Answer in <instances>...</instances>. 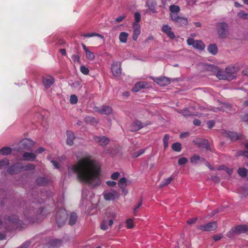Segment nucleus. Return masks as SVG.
<instances>
[{
    "label": "nucleus",
    "instance_id": "nucleus-35",
    "mask_svg": "<svg viewBox=\"0 0 248 248\" xmlns=\"http://www.w3.org/2000/svg\"><path fill=\"white\" fill-rule=\"evenodd\" d=\"M200 160L204 161L205 159L203 158H201L199 155H194L190 158V162L192 164H197Z\"/></svg>",
    "mask_w": 248,
    "mask_h": 248
},
{
    "label": "nucleus",
    "instance_id": "nucleus-3",
    "mask_svg": "<svg viewBox=\"0 0 248 248\" xmlns=\"http://www.w3.org/2000/svg\"><path fill=\"white\" fill-rule=\"evenodd\" d=\"M35 166L32 164H29L23 166L21 163H17L9 167L8 171L10 174H15L22 170H33Z\"/></svg>",
    "mask_w": 248,
    "mask_h": 248
},
{
    "label": "nucleus",
    "instance_id": "nucleus-62",
    "mask_svg": "<svg viewBox=\"0 0 248 248\" xmlns=\"http://www.w3.org/2000/svg\"><path fill=\"white\" fill-rule=\"evenodd\" d=\"M197 219V218L196 217L190 219H189L187 221V223L188 224H193V223H194L196 222Z\"/></svg>",
    "mask_w": 248,
    "mask_h": 248
},
{
    "label": "nucleus",
    "instance_id": "nucleus-23",
    "mask_svg": "<svg viewBox=\"0 0 248 248\" xmlns=\"http://www.w3.org/2000/svg\"><path fill=\"white\" fill-rule=\"evenodd\" d=\"M143 127L141 122L140 121H136L131 125V131H137Z\"/></svg>",
    "mask_w": 248,
    "mask_h": 248
},
{
    "label": "nucleus",
    "instance_id": "nucleus-17",
    "mask_svg": "<svg viewBox=\"0 0 248 248\" xmlns=\"http://www.w3.org/2000/svg\"><path fill=\"white\" fill-rule=\"evenodd\" d=\"M95 111L102 114L108 115L112 112V108L108 106H102L100 108H96Z\"/></svg>",
    "mask_w": 248,
    "mask_h": 248
},
{
    "label": "nucleus",
    "instance_id": "nucleus-7",
    "mask_svg": "<svg viewBox=\"0 0 248 248\" xmlns=\"http://www.w3.org/2000/svg\"><path fill=\"white\" fill-rule=\"evenodd\" d=\"M104 198L106 201H112L119 197V193L116 190L112 189L105 191L103 193Z\"/></svg>",
    "mask_w": 248,
    "mask_h": 248
},
{
    "label": "nucleus",
    "instance_id": "nucleus-45",
    "mask_svg": "<svg viewBox=\"0 0 248 248\" xmlns=\"http://www.w3.org/2000/svg\"><path fill=\"white\" fill-rule=\"evenodd\" d=\"M78 99L77 96L75 94H72L70 96V101L72 104H75L78 102Z\"/></svg>",
    "mask_w": 248,
    "mask_h": 248
},
{
    "label": "nucleus",
    "instance_id": "nucleus-59",
    "mask_svg": "<svg viewBox=\"0 0 248 248\" xmlns=\"http://www.w3.org/2000/svg\"><path fill=\"white\" fill-rule=\"evenodd\" d=\"M107 184L109 186L113 187L116 186V182L115 181H108L107 182Z\"/></svg>",
    "mask_w": 248,
    "mask_h": 248
},
{
    "label": "nucleus",
    "instance_id": "nucleus-5",
    "mask_svg": "<svg viewBox=\"0 0 248 248\" xmlns=\"http://www.w3.org/2000/svg\"><path fill=\"white\" fill-rule=\"evenodd\" d=\"M248 232V227L245 225H239L232 228L228 233L227 236L232 237L237 234L246 233Z\"/></svg>",
    "mask_w": 248,
    "mask_h": 248
},
{
    "label": "nucleus",
    "instance_id": "nucleus-19",
    "mask_svg": "<svg viewBox=\"0 0 248 248\" xmlns=\"http://www.w3.org/2000/svg\"><path fill=\"white\" fill-rule=\"evenodd\" d=\"M170 11V16L171 18L174 16L178 15L180 11V8L178 5H171L169 7Z\"/></svg>",
    "mask_w": 248,
    "mask_h": 248
},
{
    "label": "nucleus",
    "instance_id": "nucleus-26",
    "mask_svg": "<svg viewBox=\"0 0 248 248\" xmlns=\"http://www.w3.org/2000/svg\"><path fill=\"white\" fill-rule=\"evenodd\" d=\"M146 83L143 82H139L136 84L135 86L132 88V90L134 92H138L141 89L145 87Z\"/></svg>",
    "mask_w": 248,
    "mask_h": 248
},
{
    "label": "nucleus",
    "instance_id": "nucleus-16",
    "mask_svg": "<svg viewBox=\"0 0 248 248\" xmlns=\"http://www.w3.org/2000/svg\"><path fill=\"white\" fill-rule=\"evenodd\" d=\"M162 31L165 33L166 35L171 39H173L175 35L173 31H171V28L168 25H164L162 27Z\"/></svg>",
    "mask_w": 248,
    "mask_h": 248
},
{
    "label": "nucleus",
    "instance_id": "nucleus-2",
    "mask_svg": "<svg viewBox=\"0 0 248 248\" xmlns=\"http://www.w3.org/2000/svg\"><path fill=\"white\" fill-rule=\"evenodd\" d=\"M239 70L240 68L238 66L231 65L225 68L224 73L220 70H218L216 76L219 79L232 80L235 78V75Z\"/></svg>",
    "mask_w": 248,
    "mask_h": 248
},
{
    "label": "nucleus",
    "instance_id": "nucleus-25",
    "mask_svg": "<svg viewBox=\"0 0 248 248\" xmlns=\"http://www.w3.org/2000/svg\"><path fill=\"white\" fill-rule=\"evenodd\" d=\"M131 184V181H127L125 177L121 178L118 181V186L121 189L124 188L127 186Z\"/></svg>",
    "mask_w": 248,
    "mask_h": 248
},
{
    "label": "nucleus",
    "instance_id": "nucleus-21",
    "mask_svg": "<svg viewBox=\"0 0 248 248\" xmlns=\"http://www.w3.org/2000/svg\"><path fill=\"white\" fill-rule=\"evenodd\" d=\"M42 81L45 88H48L53 84L54 79L51 76H46L43 78Z\"/></svg>",
    "mask_w": 248,
    "mask_h": 248
},
{
    "label": "nucleus",
    "instance_id": "nucleus-57",
    "mask_svg": "<svg viewBox=\"0 0 248 248\" xmlns=\"http://www.w3.org/2000/svg\"><path fill=\"white\" fill-rule=\"evenodd\" d=\"M215 122L214 120H211L207 123V126L209 128H212L215 125Z\"/></svg>",
    "mask_w": 248,
    "mask_h": 248
},
{
    "label": "nucleus",
    "instance_id": "nucleus-15",
    "mask_svg": "<svg viewBox=\"0 0 248 248\" xmlns=\"http://www.w3.org/2000/svg\"><path fill=\"white\" fill-rule=\"evenodd\" d=\"M155 82L161 86H165L169 85L170 81V79L166 77H162L159 78H153Z\"/></svg>",
    "mask_w": 248,
    "mask_h": 248
},
{
    "label": "nucleus",
    "instance_id": "nucleus-42",
    "mask_svg": "<svg viewBox=\"0 0 248 248\" xmlns=\"http://www.w3.org/2000/svg\"><path fill=\"white\" fill-rule=\"evenodd\" d=\"M178 112L179 113L182 114L183 116H184L185 117L190 116L191 115L190 112H189V111L188 110V109L187 108H185L184 109L179 110H178Z\"/></svg>",
    "mask_w": 248,
    "mask_h": 248
},
{
    "label": "nucleus",
    "instance_id": "nucleus-12",
    "mask_svg": "<svg viewBox=\"0 0 248 248\" xmlns=\"http://www.w3.org/2000/svg\"><path fill=\"white\" fill-rule=\"evenodd\" d=\"M111 72L115 77H119L121 74V63L118 62H113L111 65Z\"/></svg>",
    "mask_w": 248,
    "mask_h": 248
},
{
    "label": "nucleus",
    "instance_id": "nucleus-53",
    "mask_svg": "<svg viewBox=\"0 0 248 248\" xmlns=\"http://www.w3.org/2000/svg\"><path fill=\"white\" fill-rule=\"evenodd\" d=\"M72 59L75 62L79 63L80 56L78 55H73Z\"/></svg>",
    "mask_w": 248,
    "mask_h": 248
},
{
    "label": "nucleus",
    "instance_id": "nucleus-39",
    "mask_svg": "<svg viewBox=\"0 0 248 248\" xmlns=\"http://www.w3.org/2000/svg\"><path fill=\"white\" fill-rule=\"evenodd\" d=\"M171 148L173 151L179 152L181 150V144L179 142L174 143Z\"/></svg>",
    "mask_w": 248,
    "mask_h": 248
},
{
    "label": "nucleus",
    "instance_id": "nucleus-54",
    "mask_svg": "<svg viewBox=\"0 0 248 248\" xmlns=\"http://www.w3.org/2000/svg\"><path fill=\"white\" fill-rule=\"evenodd\" d=\"M237 155H242V156L248 157V151H240L238 153Z\"/></svg>",
    "mask_w": 248,
    "mask_h": 248
},
{
    "label": "nucleus",
    "instance_id": "nucleus-37",
    "mask_svg": "<svg viewBox=\"0 0 248 248\" xmlns=\"http://www.w3.org/2000/svg\"><path fill=\"white\" fill-rule=\"evenodd\" d=\"M237 171L238 174L242 177L246 176L248 172V170L245 168H239Z\"/></svg>",
    "mask_w": 248,
    "mask_h": 248
},
{
    "label": "nucleus",
    "instance_id": "nucleus-63",
    "mask_svg": "<svg viewBox=\"0 0 248 248\" xmlns=\"http://www.w3.org/2000/svg\"><path fill=\"white\" fill-rule=\"evenodd\" d=\"M193 124L196 126H199L200 125L201 122V121L199 120V119H195L193 121Z\"/></svg>",
    "mask_w": 248,
    "mask_h": 248
},
{
    "label": "nucleus",
    "instance_id": "nucleus-36",
    "mask_svg": "<svg viewBox=\"0 0 248 248\" xmlns=\"http://www.w3.org/2000/svg\"><path fill=\"white\" fill-rule=\"evenodd\" d=\"M0 152L2 155H7L11 153L12 150H11V148L10 147H5L2 148L0 149Z\"/></svg>",
    "mask_w": 248,
    "mask_h": 248
},
{
    "label": "nucleus",
    "instance_id": "nucleus-13",
    "mask_svg": "<svg viewBox=\"0 0 248 248\" xmlns=\"http://www.w3.org/2000/svg\"><path fill=\"white\" fill-rule=\"evenodd\" d=\"M94 140L97 142L100 146H105L108 144L109 140L105 136H94Z\"/></svg>",
    "mask_w": 248,
    "mask_h": 248
},
{
    "label": "nucleus",
    "instance_id": "nucleus-28",
    "mask_svg": "<svg viewBox=\"0 0 248 248\" xmlns=\"http://www.w3.org/2000/svg\"><path fill=\"white\" fill-rule=\"evenodd\" d=\"M156 3L154 1H147L146 3V6L148 8L149 10L152 13H155V8Z\"/></svg>",
    "mask_w": 248,
    "mask_h": 248
},
{
    "label": "nucleus",
    "instance_id": "nucleus-44",
    "mask_svg": "<svg viewBox=\"0 0 248 248\" xmlns=\"http://www.w3.org/2000/svg\"><path fill=\"white\" fill-rule=\"evenodd\" d=\"M80 70L81 72L84 75H88L89 73V69L84 65H81Z\"/></svg>",
    "mask_w": 248,
    "mask_h": 248
},
{
    "label": "nucleus",
    "instance_id": "nucleus-14",
    "mask_svg": "<svg viewBox=\"0 0 248 248\" xmlns=\"http://www.w3.org/2000/svg\"><path fill=\"white\" fill-rule=\"evenodd\" d=\"M132 26L133 27L132 38L134 41H136L141 32L140 26L137 23H133Z\"/></svg>",
    "mask_w": 248,
    "mask_h": 248
},
{
    "label": "nucleus",
    "instance_id": "nucleus-10",
    "mask_svg": "<svg viewBox=\"0 0 248 248\" xmlns=\"http://www.w3.org/2000/svg\"><path fill=\"white\" fill-rule=\"evenodd\" d=\"M217 228V223L216 221L209 222L204 225H201L197 227V229L202 231H211L215 230Z\"/></svg>",
    "mask_w": 248,
    "mask_h": 248
},
{
    "label": "nucleus",
    "instance_id": "nucleus-22",
    "mask_svg": "<svg viewBox=\"0 0 248 248\" xmlns=\"http://www.w3.org/2000/svg\"><path fill=\"white\" fill-rule=\"evenodd\" d=\"M66 143L69 146H72L74 144V140L75 139V136L73 132L71 131H67L66 132Z\"/></svg>",
    "mask_w": 248,
    "mask_h": 248
},
{
    "label": "nucleus",
    "instance_id": "nucleus-27",
    "mask_svg": "<svg viewBox=\"0 0 248 248\" xmlns=\"http://www.w3.org/2000/svg\"><path fill=\"white\" fill-rule=\"evenodd\" d=\"M128 36L129 34L127 32L124 31L121 32L119 36L120 42L122 43H126L127 41Z\"/></svg>",
    "mask_w": 248,
    "mask_h": 248
},
{
    "label": "nucleus",
    "instance_id": "nucleus-55",
    "mask_svg": "<svg viewBox=\"0 0 248 248\" xmlns=\"http://www.w3.org/2000/svg\"><path fill=\"white\" fill-rule=\"evenodd\" d=\"M120 175V173L118 172H115L113 173L111 175V178L113 180H117Z\"/></svg>",
    "mask_w": 248,
    "mask_h": 248
},
{
    "label": "nucleus",
    "instance_id": "nucleus-41",
    "mask_svg": "<svg viewBox=\"0 0 248 248\" xmlns=\"http://www.w3.org/2000/svg\"><path fill=\"white\" fill-rule=\"evenodd\" d=\"M170 139V136L168 134H165L163 138V145L164 148L166 149L168 146V141Z\"/></svg>",
    "mask_w": 248,
    "mask_h": 248
},
{
    "label": "nucleus",
    "instance_id": "nucleus-20",
    "mask_svg": "<svg viewBox=\"0 0 248 248\" xmlns=\"http://www.w3.org/2000/svg\"><path fill=\"white\" fill-rule=\"evenodd\" d=\"M83 49L84 50L86 54V58L89 61H93L94 59L95 56L94 53L89 50L88 48L85 45L82 44L81 45Z\"/></svg>",
    "mask_w": 248,
    "mask_h": 248
},
{
    "label": "nucleus",
    "instance_id": "nucleus-43",
    "mask_svg": "<svg viewBox=\"0 0 248 248\" xmlns=\"http://www.w3.org/2000/svg\"><path fill=\"white\" fill-rule=\"evenodd\" d=\"M9 160L7 159H5L0 161V168H2L9 165Z\"/></svg>",
    "mask_w": 248,
    "mask_h": 248
},
{
    "label": "nucleus",
    "instance_id": "nucleus-31",
    "mask_svg": "<svg viewBox=\"0 0 248 248\" xmlns=\"http://www.w3.org/2000/svg\"><path fill=\"white\" fill-rule=\"evenodd\" d=\"M78 219V216L75 213H72L70 215L69 220V224L70 225H74L77 222Z\"/></svg>",
    "mask_w": 248,
    "mask_h": 248
},
{
    "label": "nucleus",
    "instance_id": "nucleus-9",
    "mask_svg": "<svg viewBox=\"0 0 248 248\" xmlns=\"http://www.w3.org/2000/svg\"><path fill=\"white\" fill-rule=\"evenodd\" d=\"M109 217H111V219H110L108 221L105 220L102 222L100 228L102 230H106L108 228V226L111 227L113 225V220L115 219L116 217V214L112 212L109 216Z\"/></svg>",
    "mask_w": 248,
    "mask_h": 248
},
{
    "label": "nucleus",
    "instance_id": "nucleus-50",
    "mask_svg": "<svg viewBox=\"0 0 248 248\" xmlns=\"http://www.w3.org/2000/svg\"><path fill=\"white\" fill-rule=\"evenodd\" d=\"M134 17H135V22H134V23H139V22L140 21V18H141V16H140V13L139 12H136L134 14Z\"/></svg>",
    "mask_w": 248,
    "mask_h": 248
},
{
    "label": "nucleus",
    "instance_id": "nucleus-1",
    "mask_svg": "<svg viewBox=\"0 0 248 248\" xmlns=\"http://www.w3.org/2000/svg\"><path fill=\"white\" fill-rule=\"evenodd\" d=\"M69 173L77 174L78 179L92 187L99 186L101 184L100 166L89 155H85L78 160L77 164L68 167Z\"/></svg>",
    "mask_w": 248,
    "mask_h": 248
},
{
    "label": "nucleus",
    "instance_id": "nucleus-8",
    "mask_svg": "<svg viewBox=\"0 0 248 248\" xmlns=\"http://www.w3.org/2000/svg\"><path fill=\"white\" fill-rule=\"evenodd\" d=\"M187 43L189 46H192L194 48L202 50L204 49L205 45L200 40H195L193 38H189L187 40Z\"/></svg>",
    "mask_w": 248,
    "mask_h": 248
},
{
    "label": "nucleus",
    "instance_id": "nucleus-30",
    "mask_svg": "<svg viewBox=\"0 0 248 248\" xmlns=\"http://www.w3.org/2000/svg\"><path fill=\"white\" fill-rule=\"evenodd\" d=\"M207 50L209 53L212 55H216L218 51V48L216 44H210Z\"/></svg>",
    "mask_w": 248,
    "mask_h": 248
},
{
    "label": "nucleus",
    "instance_id": "nucleus-52",
    "mask_svg": "<svg viewBox=\"0 0 248 248\" xmlns=\"http://www.w3.org/2000/svg\"><path fill=\"white\" fill-rule=\"evenodd\" d=\"M62 243V241L60 239H56V240H53L51 243V245H52L53 246H60Z\"/></svg>",
    "mask_w": 248,
    "mask_h": 248
},
{
    "label": "nucleus",
    "instance_id": "nucleus-34",
    "mask_svg": "<svg viewBox=\"0 0 248 248\" xmlns=\"http://www.w3.org/2000/svg\"><path fill=\"white\" fill-rule=\"evenodd\" d=\"M173 178L172 177H170L168 178L167 179L163 180L160 183L159 185V187L162 188L163 187L169 184H170L172 180H173Z\"/></svg>",
    "mask_w": 248,
    "mask_h": 248
},
{
    "label": "nucleus",
    "instance_id": "nucleus-49",
    "mask_svg": "<svg viewBox=\"0 0 248 248\" xmlns=\"http://www.w3.org/2000/svg\"><path fill=\"white\" fill-rule=\"evenodd\" d=\"M142 203V201L141 200L139 203L137 204V206H136L133 209V213L134 215H136V213L138 211L139 208L141 206Z\"/></svg>",
    "mask_w": 248,
    "mask_h": 248
},
{
    "label": "nucleus",
    "instance_id": "nucleus-61",
    "mask_svg": "<svg viewBox=\"0 0 248 248\" xmlns=\"http://www.w3.org/2000/svg\"><path fill=\"white\" fill-rule=\"evenodd\" d=\"M222 235L221 234H219V235H215L213 237V239L215 241H217L218 240H219L220 239H221V238H222Z\"/></svg>",
    "mask_w": 248,
    "mask_h": 248
},
{
    "label": "nucleus",
    "instance_id": "nucleus-64",
    "mask_svg": "<svg viewBox=\"0 0 248 248\" xmlns=\"http://www.w3.org/2000/svg\"><path fill=\"white\" fill-rule=\"evenodd\" d=\"M242 73L244 75L248 77V67H245L244 69L243 70Z\"/></svg>",
    "mask_w": 248,
    "mask_h": 248
},
{
    "label": "nucleus",
    "instance_id": "nucleus-32",
    "mask_svg": "<svg viewBox=\"0 0 248 248\" xmlns=\"http://www.w3.org/2000/svg\"><path fill=\"white\" fill-rule=\"evenodd\" d=\"M36 183L38 186H44L48 183V180L45 177H41L36 179Z\"/></svg>",
    "mask_w": 248,
    "mask_h": 248
},
{
    "label": "nucleus",
    "instance_id": "nucleus-47",
    "mask_svg": "<svg viewBox=\"0 0 248 248\" xmlns=\"http://www.w3.org/2000/svg\"><path fill=\"white\" fill-rule=\"evenodd\" d=\"M8 220L12 223H16L18 220V217L16 215H13L8 217Z\"/></svg>",
    "mask_w": 248,
    "mask_h": 248
},
{
    "label": "nucleus",
    "instance_id": "nucleus-4",
    "mask_svg": "<svg viewBox=\"0 0 248 248\" xmlns=\"http://www.w3.org/2000/svg\"><path fill=\"white\" fill-rule=\"evenodd\" d=\"M67 218V213L64 208H60L56 213V221L58 226L60 227L63 226Z\"/></svg>",
    "mask_w": 248,
    "mask_h": 248
},
{
    "label": "nucleus",
    "instance_id": "nucleus-58",
    "mask_svg": "<svg viewBox=\"0 0 248 248\" xmlns=\"http://www.w3.org/2000/svg\"><path fill=\"white\" fill-rule=\"evenodd\" d=\"M30 244L31 243L30 241H27L23 243L18 248H27L29 247Z\"/></svg>",
    "mask_w": 248,
    "mask_h": 248
},
{
    "label": "nucleus",
    "instance_id": "nucleus-6",
    "mask_svg": "<svg viewBox=\"0 0 248 248\" xmlns=\"http://www.w3.org/2000/svg\"><path fill=\"white\" fill-rule=\"evenodd\" d=\"M217 33L221 38H224L227 37L228 33L229 26L225 22H220L217 24Z\"/></svg>",
    "mask_w": 248,
    "mask_h": 248
},
{
    "label": "nucleus",
    "instance_id": "nucleus-56",
    "mask_svg": "<svg viewBox=\"0 0 248 248\" xmlns=\"http://www.w3.org/2000/svg\"><path fill=\"white\" fill-rule=\"evenodd\" d=\"M145 150L144 149H140L139 151H138L137 153H135L134 155V157H137L142 154H143Z\"/></svg>",
    "mask_w": 248,
    "mask_h": 248
},
{
    "label": "nucleus",
    "instance_id": "nucleus-29",
    "mask_svg": "<svg viewBox=\"0 0 248 248\" xmlns=\"http://www.w3.org/2000/svg\"><path fill=\"white\" fill-rule=\"evenodd\" d=\"M225 134L232 140H236L239 139L238 135L235 132L228 131Z\"/></svg>",
    "mask_w": 248,
    "mask_h": 248
},
{
    "label": "nucleus",
    "instance_id": "nucleus-60",
    "mask_svg": "<svg viewBox=\"0 0 248 248\" xmlns=\"http://www.w3.org/2000/svg\"><path fill=\"white\" fill-rule=\"evenodd\" d=\"M126 17V16L124 15L120 16L116 18L115 21L117 22H119L122 21H123L125 18Z\"/></svg>",
    "mask_w": 248,
    "mask_h": 248
},
{
    "label": "nucleus",
    "instance_id": "nucleus-33",
    "mask_svg": "<svg viewBox=\"0 0 248 248\" xmlns=\"http://www.w3.org/2000/svg\"><path fill=\"white\" fill-rule=\"evenodd\" d=\"M85 122L87 124H90L92 125L98 123V121L95 118L91 116L86 117L85 118Z\"/></svg>",
    "mask_w": 248,
    "mask_h": 248
},
{
    "label": "nucleus",
    "instance_id": "nucleus-46",
    "mask_svg": "<svg viewBox=\"0 0 248 248\" xmlns=\"http://www.w3.org/2000/svg\"><path fill=\"white\" fill-rule=\"evenodd\" d=\"M188 161V159L186 157H181L179 159L178 163L179 165L186 164Z\"/></svg>",
    "mask_w": 248,
    "mask_h": 248
},
{
    "label": "nucleus",
    "instance_id": "nucleus-24",
    "mask_svg": "<svg viewBox=\"0 0 248 248\" xmlns=\"http://www.w3.org/2000/svg\"><path fill=\"white\" fill-rule=\"evenodd\" d=\"M23 157L24 160L32 161L36 158V155L33 153L25 152L23 155Z\"/></svg>",
    "mask_w": 248,
    "mask_h": 248
},
{
    "label": "nucleus",
    "instance_id": "nucleus-40",
    "mask_svg": "<svg viewBox=\"0 0 248 248\" xmlns=\"http://www.w3.org/2000/svg\"><path fill=\"white\" fill-rule=\"evenodd\" d=\"M238 17L243 19H248V14L246 13L244 11H240L237 13Z\"/></svg>",
    "mask_w": 248,
    "mask_h": 248
},
{
    "label": "nucleus",
    "instance_id": "nucleus-51",
    "mask_svg": "<svg viewBox=\"0 0 248 248\" xmlns=\"http://www.w3.org/2000/svg\"><path fill=\"white\" fill-rule=\"evenodd\" d=\"M126 227L128 229H132L134 227L133 220L131 219L127 220L126 221Z\"/></svg>",
    "mask_w": 248,
    "mask_h": 248
},
{
    "label": "nucleus",
    "instance_id": "nucleus-38",
    "mask_svg": "<svg viewBox=\"0 0 248 248\" xmlns=\"http://www.w3.org/2000/svg\"><path fill=\"white\" fill-rule=\"evenodd\" d=\"M82 36L85 37H94V36H97V37H98L102 39H103L104 38L103 35H102L100 34L97 33H95V32L84 34L82 35Z\"/></svg>",
    "mask_w": 248,
    "mask_h": 248
},
{
    "label": "nucleus",
    "instance_id": "nucleus-18",
    "mask_svg": "<svg viewBox=\"0 0 248 248\" xmlns=\"http://www.w3.org/2000/svg\"><path fill=\"white\" fill-rule=\"evenodd\" d=\"M34 144V142L29 139H23L22 141L23 148L25 150H31Z\"/></svg>",
    "mask_w": 248,
    "mask_h": 248
},
{
    "label": "nucleus",
    "instance_id": "nucleus-48",
    "mask_svg": "<svg viewBox=\"0 0 248 248\" xmlns=\"http://www.w3.org/2000/svg\"><path fill=\"white\" fill-rule=\"evenodd\" d=\"M223 109L226 112H229L232 110V106L231 105L225 104L223 106Z\"/></svg>",
    "mask_w": 248,
    "mask_h": 248
},
{
    "label": "nucleus",
    "instance_id": "nucleus-11",
    "mask_svg": "<svg viewBox=\"0 0 248 248\" xmlns=\"http://www.w3.org/2000/svg\"><path fill=\"white\" fill-rule=\"evenodd\" d=\"M170 19L178 26H186L188 23V20L186 17L179 15H177Z\"/></svg>",
    "mask_w": 248,
    "mask_h": 248
}]
</instances>
